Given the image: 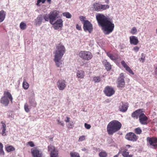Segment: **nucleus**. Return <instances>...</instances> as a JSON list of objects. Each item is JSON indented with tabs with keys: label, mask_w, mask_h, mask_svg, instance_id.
<instances>
[{
	"label": "nucleus",
	"mask_w": 157,
	"mask_h": 157,
	"mask_svg": "<svg viewBox=\"0 0 157 157\" xmlns=\"http://www.w3.org/2000/svg\"><path fill=\"white\" fill-rule=\"evenodd\" d=\"M6 12L3 10L0 11V23L2 22L5 18Z\"/></svg>",
	"instance_id": "nucleus-26"
},
{
	"label": "nucleus",
	"mask_w": 157,
	"mask_h": 157,
	"mask_svg": "<svg viewBox=\"0 0 157 157\" xmlns=\"http://www.w3.org/2000/svg\"><path fill=\"white\" fill-rule=\"evenodd\" d=\"M48 151H50L51 157H57L58 151L55 148V147L52 145H49L48 147Z\"/></svg>",
	"instance_id": "nucleus-11"
},
{
	"label": "nucleus",
	"mask_w": 157,
	"mask_h": 157,
	"mask_svg": "<svg viewBox=\"0 0 157 157\" xmlns=\"http://www.w3.org/2000/svg\"><path fill=\"white\" fill-rule=\"evenodd\" d=\"M57 121L58 122V124H60V125L62 126H64V124L63 121H60L59 120H57Z\"/></svg>",
	"instance_id": "nucleus-46"
},
{
	"label": "nucleus",
	"mask_w": 157,
	"mask_h": 157,
	"mask_svg": "<svg viewBox=\"0 0 157 157\" xmlns=\"http://www.w3.org/2000/svg\"><path fill=\"white\" fill-rule=\"evenodd\" d=\"M139 48L137 46H136L135 47H134V50L136 52H138L139 51Z\"/></svg>",
	"instance_id": "nucleus-51"
},
{
	"label": "nucleus",
	"mask_w": 157,
	"mask_h": 157,
	"mask_svg": "<svg viewBox=\"0 0 157 157\" xmlns=\"http://www.w3.org/2000/svg\"><path fill=\"white\" fill-rule=\"evenodd\" d=\"M148 117L145 115L144 112L140 114L139 120L140 123L142 125H146L147 124V120Z\"/></svg>",
	"instance_id": "nucleus-15"
},
{
	"label": "nucleus",
	"mask_w": 157,
	"mask_h": 157,
	"mask_svg": "<svg viewBox=\"0 0 157 157\" xmlns=\"http://www.w3.org/2000/svg\"><path fill=\"white\" fill-rule=\"evenodd\" d=\"M31 107H30L28 106V104L26 103L24 105V109L25 111L27 112H29L30 111V109H31Z\"/></svg>",
	"instance_id": "nucleus-36"
},
{
	"label": "nucleus",
	"mask_w": 157,
	"mask_h": 157,
	"mask_svg": "<svg viewBox=\"0 0 157 157\" xmlns=\"http://www.w3.org/2000/svg\"><path fill=\"white\" fill-rule=\"evenodd\" d=\"M155 75H157V67L155 69Z\"/></svg>",
	"instance_id": "nucleus-56"
},
{
	"label": "nucleus",
	"mask_w": 157,
	"mask_h": 157,
	"mask_svg": "<svg viewBox=\"0 0 157 157\" xmlns=\"http://www.w3.org/2000/svg\"><path fill=\"white\" fill-rule=\"evenodd\" d=\"M71 157H80V155L78 153L76 152H71L70 153Z\"/></svg>",
	"instance_id": "nucleus-37"
},
{
	"label": "nucleus",
	"mask_w": 157,
	"mask_h": 157,
	"mask_svg": "<svg viewBox=\"0 0 157 157\" xmlns=\"http://www.w3.org/2000/svg\"><path fill=\"white\" fill-rule=\"evenodd\" d=\"M118 154H121L124 157H128V155L129 154V152L127 151V149H121L119 150Z\"/></svg>",
	"instance_id": "nucleus-22"
},
{
	"label": "nucleus",
	"mask_w": 157,
	"mask_h": 157,
	"mask_svg": "<svg viewBox=\"0 0 157 157\" xmlns=\"http://www.w3.org/2000/svg\"><path fill=\"white\" fill-rule=\"evenodd\" d=\"M83 24V29L84 31L86 32L88 31L90 33L93 30V27L92 24L88 20L84 21Z\"/></svg>",
	"instance_id": "nucleus-6"
},
{
	"label": "nucleus",
	"mask_w": 157,
	"mask_h": 157,
	"mask_svg": "<svg viewBox=\"0 0 157 157\" xmlns=\"http://www.w3.org/2000/svg\"><path fill=\"white\" fill-rule=\"evenodd\" d=\"M65 121L66 122H68L70 121V118L68 117H67V119L65 120Z\"/></svg>",
	"instance_id": "nucleus-54"
},
{
	"label": "nucleus",
	"mask_w": 157,
	"mask_h": 157,
	"mask_svg": "<svg viewBox=\"0 0 157 157\" xmlns=\"http://www.w3.org/2000/svg\"><path fill=\"white\" fill-rule=\"evenodd\" d=\"M6 149L8 152L12 151L15 150L14 148L11 145H10L6 147Z\"/></svg>",
	"instance_id": "nucleus-31"
},
{
	"label": "nucleus",
	"mask_w": 157,
	"mask_h": 157,
	"mask_svg": "<svg viewBox=\"0 0 157 157\" xmlns=\"http://www.w3.org/2000/svg\"><path fill=\"white\" fill-rule=\"evenodd\" d=\"M63 21L60 18L58 19L53 24H51L53 25V28L57 30L62 27L63 25Z\"/></svg>",
	"instance_id": "nucleus-13"
},
{
	"label": "nucleus",
	"mask_w": 157,
	"mask_h": 157,
	"mask_svg": "<svg viewBox=\"0 0 157 157\" xmlns=\"http://www.w3.org/2000/svg\"><path fill=\"white\" fill-rule=\"evenodd\" d=\"M126 146L128 147H131V146L129 145H126Z\"/></svg>",
	"instance_id": "nucleus-60"
},
{
	"label": "nucleus",
	"mask_w": 157,
	"mask_h": 157,
	"mask_svg": "<svg viewBox=\"0 0 157 157\" xmlns=\"http://www.w3.org/2000/svg\"><path fill=\"white\" fill-rule=\"evenodd\" d=\"M128 107L127 103L122 102L120 104L119 107V110L121 112H125L127 110Z\"/></svg>",
	"instance_id": "nucleus-17"
},
{
	"label": "nucleus",
	"mask_w": 157,
	"mask_h": 157,
	"mask_svg": "<svg viewBox=\"0 0 157 157\" xmlns=\"http://www.w3.org/2000/svg\"><path fill=\"white\" fill-rule=\"evenodd\" d=\"M63 16L67 18H70L72 17L71 15L68 12H63Z\"/></svg>",
	"instance_id": "nucleus-32"
},
{
	"label": "nucleus",
	"mask_w": 157,
	"mask_h": 157,
	"mask_svg": "<svg viewBox=\"0 0 157 157\" xmlns=\"http://www.w3.org/2000/svg\"><path fill=\"white\" fill-rule=\"evenodd\" d=\"M78 56L82 59L87 60L90 59L93 57L91 52L85 51H81L78 54Z\"/></svg>",
	"instance_id": "nucleus-5"
},
{
	"label": "nucleus",
	"mask_w": 157,
	"mask_h": 157,
	"mask_svg": "<svg viewBox=\"0 0 157 157\" xmlns=\"http://www.w3.org/2000/svg\"><path fill=\"white\" fill-rule=\"evenodd\" d=\"M31 152L33 157H43L42 152L36 148L31 149Z\"/></svg>",
	"instance_id": "nucleus-14"
},
{
	"label": "nucleus",
	"mask_w": 157,
	"mask_h": 157,
	"mask_svg": "<svg viewBox=\"0 0 157 157\" xmlns=\"http://www.w3.org/2000/svg\"><path fill=\"white\" fill-rule=\"evenodd\" d=\"M133 156V155H130L129 154L128 155V157H132Z\"/></svg>",
	"instance_id": "nucleus-59"
},
{
	"label": "nucleus",
	"mask_w": 157,
	"mask_h": 157,
	"mask_svg": "<svg viewBox=\"0 0 157 157\" xmlns=\"http://www.w3.org/2000/svg\"><path fill=\"white\" fill-rule=\"evenodd\" d=\"M5 153L3 148H0V155H4Z\"/></svg>",
	"instance_id": "nucleus-48"
},
{
	"label": "nucleus",
	"mask_w": 157,
	"mask_h": 157,
	"mask_svg": "<svg viewBox=\"0 0 157 157\" xmlns=\"http://www.w3.org/2000/svg\"><path fill=\"white\" fill-rule=\"evenodd\" d=\"M130 41L131 44L134 45H137L139 42L137 37L134 36H132L130 37Z\"/></svg>",
	"instance_id": "nucleus-20"
},
{
	"label": "nucleus",
	"mask_w": 157,
	"mask_h": 157,
	"mask_svg": "<svg viewBox=\"0 0 157 157\" xmlns=\"http://www.w3.org/2000/svg\"><path fill=\"white\" fill-rule=\"evenodd\" d=\"M43 19H44L45 21H50V17H49V14H46L43 16Z\"/></svg>",
	"instance_id": "nucleus-34"
},
{
	"label": "nucleus",
	"mask_w": 157,
	"mask_h": 157,
	"mask_svg": "<svg viewBox=\"0 0 157 157\" xmlns=\"http://www.w3.org/2000/svg\"><path fill=\"white\" fill-rule=\"evenodd\" d=\"M147 141L152 146V148H154L157 147V138L148 137L147 138Z\"/></svg>",
	"instance_id": "nucleus-12"
},
{
	"label": "nucleus",
	"mask_w": 157,
	"mask_h": 157,
	"mask_svg": "<svg viewBox=\"0 0 157 157\" xmlns=\"http://www.w3.org/2000/svg\"><path fill=\"white\" fill-rule=\"evenodd\" d=\"M29 103L30 107H35L36 105V103L34 99L30 98L29 99Z\"/></svg>",
	"instance_id": "nucleus-29"
},
{
	"label": "nucleus",
	"mask_w": 157,
	"mask_h": 157,
	"mask_svg": "<svg viewBox=\"0 0 157 157\" xmlns=\"http://www.w3.org/2000/svg\"><path fill=\"white\" fill-rule=\"evenodd\" d=\"M104 92L106 96L111 97L114 94L115 92L112 87L108 86L105 88Z\"/></svg>",
	"instance_id": "nucleus-8"
},
{
	"label": "nucleus",
	"mask_w": 157,
	"mask_h": 157,
	"mask_svg": "<svg viewBox=\"0 0 157 157\" xmlns=\"http://www.w3.org/2000/svg\"><path fill=\"white\" fill-rule=\"evenodd\" d=\"M143 109H139L136 110L132 114V117L134 118L137 119L140 118V114L141 115L144 112Z\"/></svg>",
	"instance_id": "nucleus-16"
},
{
	"label": "nucleus",
	"mask_w": 157,
	"mask_h": 157,
	"mask_svg": "<svg viewBox=\"0 0 157 157\" xmlns=\"http://www.w3.org/2000/svg\"><path fill=\"white\" fill-rule=\"evenodd\" d=\"M117 84V87H123L125 85V82L124 78H118Z\"/></svg>",
	"instance_id": "nucleus-21"
},
{
	"label": "nucleus",
	"mask_w": 157,
	"mask_h": 157,
	"mask_svg": "<svg viewBox=\"0 0 157 157\" xmlns=\"http://www.w3.org/2000/svg\"><path fill=\"white\" fill-rule=\"evenodd\" d=\"M43 19V15H40L35 19L34 23L36 26H40L42 23Z\"/></svg>",
	"instance_id": "nucleus-18"
},
{
	"label": "nucleus",
	"mask_w": 157,
	"mask_h": 157,
	"mask_svg": "<svg viewBox=\"0 0 157 157\" xmlns=\"http://www.w3.org/2000/svg\"><path fill=\"white\" fill-rule=\"evenodd\" d=\"M122 126L121 123L117 120L111 121L107 125V130L108 134L112 135L119 130Z\"/></svg>",
	"instance_id": "nucleus-3"
},
{
	"label": "nucleus",
	"mask_w": 157,
	"mask_h": 157,
	"mask_svg": "<svg viewBox=\"0 0 157 157\" xmlns=\"http://www.w3.org/2000/svg\"><path fill=\"white\" fill-rule=\"evenodd\" d=\"M119 154H118V153L117 154V155H114L113 156V157H118V156H119Z\"/></svg>",
	"instance_id": "nucleus-58"
},
{
	"label": "nucleus",
	"mask_w": 157,
	"mask_h": 157,
	"mask_svg": "<svg viewBox=\"0 0 157 157\" xmlns=\"http://www.w3.org/2000/svg\"><path fill=\"white\" fill-rule=\"evenodd\" d=\"M3 144L1 142H0V148H3Z\"/></svg>",
	"instance_id": "nucleus-55"
},
{
	"label": "nucleus",
	"mask_w": 157,
	"mask_h": 157,
	"mask_svg": "<svg viewBox=\"0 0 157 157\" xmlns=\"http://www.w3.org/2000/svg\"><path fill=\"white\" fill-rule=\"evenodd\" d=\"M1 124H2L1 128L2 129V135L3 136H5L6 135V124L3 122V121H1Z\"/></svg>",
	"instance_id": "nucleus-23"
},
{
	"label": "nucleus",
	"mask_w": 157,
	"mask_h": 157,
	"mask_svg": "<svg viewBox=\"0 0 157 157\" xmlns=\"http://www.w3.org/2000/svg\"><path fill=\"white\" fill-rule=\"evenodd\" d=\"M103 63L106 70L107 71H109L111 69V65L109 63L107 62L106 60H105L103 62Z\"/></svg>",
	"instance_id": "nucleus-25"
},
{
	"label": "nucleus",
	"mask_w": 157,
	"mask_h": 157,
	"mask_svg": "<svg viewBox=\"0 0 157 157\" xmlns=\"http://www.w3.org/2000/svg\"><path fill=\"white\" fill-rule=\"evenodd\" d=\"M84 126L85 128L88 129H90L91 128V125L90 124H88L86 123L85 124Z\"/></svg>",
	"instance_id": "nucleus-44"
},
{
	"label": "nucleus",
	"mask_w": 157,
	"mask_h": 157,
	"mask_svg": "<svg viewBox=\"0 0 157 157\" xmlns=\"http://www.w3.org/2000/svg\"><path fill=\"white\" fill-rule=\"evenodd\" d=\"M82 150L83 151H85L86 153H88V150L85 148H82Z\"/></svg>",
	"instance_id": "nucleus-52"
},
{
	"label": "nucleus",
	"mask_w": 157,
	"mask_h": 157,
	"mask_svg": "<svg viewBox=\"0 0 157 157\" xmlns=\"http://www.w3.org/2000/svg\"><path fill=\"white\" fill-rule=\"evenodd\" d=\"M22 86L25 90H27L29 87V84L26 82L25 79H24L22 84Z\"/></svg>",
	"instance_id": "nucleus-30"
},
{
	"label": "nucleus",
	"mask_w": 157,
	"mask_h": 157,
	"mask_svg": "<svg viewBox=\"0 0 157 157\" xmlns=\"http://www.w3.org/2000/svg\"><path fill=\"white\" fill-rule=\"evenodd\" d=\"M26 25L23 22H21L20 24V27L21 29L24 30L26 28Z\"/></svg>",
	"instance_id": "nucleus-38"
},
{
	"label": "nucleus",
	"mask_w": 157,
	"mask_h": 157,
	"mask_svg": "<svg viewBox=\"0 0 157 157\" xmlns=\"http://www.w3.org/2000/svg\"><path fill=\"white\" fill-rule=\"evenodd\" d=\"M119 78H124V74L122 73H121Z\"/></svg>",
	"instance_id": "nucleus-53"
},
{
	"label": "nucleus",
	"mask_w": 157,
	"mask_h": 157,
	"mask_svg": "<svg viewBox=\"0 0 157 157\" xmlns=\"http://www.w3.org/2000/svg\"><path fill=\"white\" fill-rule=\"evenodd\" d=\"M76 76L78 78H83L85 76V73L82 70H78L76 73Z\"/></svg>",
	"instance_id": "nucleus-24"
},
{
	"label": "nucleus",
	"mask_w": 157,
	"mask_h": 157,
	"mask_svg": "<svg viewBox=\"0 0 157 157\" xmlns=\"http://www.w3.org/2000/svg\"><path fill=\"white\" fill-rule=\"evenodd\" d=\"M47 2L48 3L51 4V0H47Z\"/></svg>",
	"instance_id": "nucleus-57"
},
{
	"label": "nucleus",
	"mask_w": 157,
	"mask_h": 157,
	"mask_svg": "<svg viewBox=\"0 0 157 157\" xmlns=\"http://www.w3.org/2000/svg\"><path fill=\"white\" fill-rule=\"evenodd\" d=\"M29 144L31 147H33L34 146V144L32 141H30L28 143Z\"/></svg>",
	"instance_id": "nucleus-49"
},
{
	"label": "nucleus",
	"mask_w": 157,
	"mask_h": 157,
	"mask_svg": "<svg viewBox=\"0 0 157 157\" xmlns=\"http://www.w3.org/2000/svg\"><path fill=\"white\" fill-rule=\"evenodd\" d=\"M42 0H37L36 5L38 6H40V3L41 2L42 3Z\"/></svg>",
	"instance_id": "nucleus-47"
},
{
	"label": "nucleus",
	"mask_w": 157,
	"mask_h": 157,
	"mask_svg": "<svg viewBox=\"0 0 157 157\" xmlns=\"http://www.w3.org/2000/svg\"><path fill=\"white\" fill-rule=\"evenodd\" d=\"M85 139V136H82L79 137L78 141L82 142Z\"/></svg>",
	"instance_id": "nucleus-42"
},
{
	"label": "nucleus",
	"mask_w": 157,
	"mask_h": 157,
	"mask_svg": "<svg viewBox=\"0 0 157 157\" xmlns=\"http://www.w3.org/2000/svg\"><path fill=\"white\" fill-rule=\"evenodd\" d=\"M79 18L81 21H83V23H84V21H86V20H85V17L82 16H80L79 17Z\"/></svg>",
	"instance_id": "nucleus-45"
},
{
	"label": "nucleus",
	"mask_w": 157,
	"mask_h": 157,
	"mask_svg": "<svg viewBox=\"0 0 157 157\" xmlns=\"http://www.w3.org/2000/svg\"><path fill=\"white\" fill-rule=\"evenodd\" d=\"M107 56L110 58V59L113 60H115L118 59L117 56L113 55L109 52L107 53Z\"/></svg>",
	"instance_id": "nucleus-28"
},
{
	"label": "nucleus",
	"mask_w": 157,
	"mask_h": 157,
	"mask_svg": "<svg viewBox=\"0 0 157 157\" xmlns=\"http://www.w3.org/2000/svg\"><path fill=\"white\" fill-rule=\"evenodd\" d=\"M107 155V153L104 151H101L99 154V155L100 157H106Z\"/></svg>",
	"instance_id": "nucleus-33"
},
{
	"label": "nucleus",
	"mask_w": 157,
	"mask_h": 157,
	"mask_svg": "<svg viewBox=\"0 0 157 157\" xmlns=\"http://www.w3.org/2000/svg\"><path fill=\"white\" fill-rule=\"evenodd\" d=\"M109 6L108 5H101V11L102 10H104L107 9H108Z\"/></svg>",
	"instance_id": "nucleus-39"
},
{
	"label": "nucleus",
	"mask_w": 157,
	"mask_h": 157,
	"mask_svg": "<svg viewBox=\"0 0 157 157\" xmlns=\"http://www.w3.org/2000/svg\"><path fill=\"white\" fill-rule=\"evenodd\" d=\"M93 80L95 83H98L101 80V79L99 76H95L93 78Z\"/></svg>",
	"instance_id": "nucleus-35"
},
{
	"label": "nucleus",
	"mask_w": 157,
	"mask_h": 157,
	"mask_svg": "<svg viewBox=\"0 0 157 157\" xmlns=\"http://www.w3.org/2000/svg\"><path fill=\"white\" fill-rule=\"evenodd\" d=\"M66 52L65 48L64 45L61 43L58 44L54 53V60L56 66L60 67L62 64V61L61 60Z\"/></svg>",
	"instance_id": "nucleus-2"
},
{
	"label": "nucleus",
	"mask_w": 157,
	"mask_h": 157,
	"mask_svg": "<svg viewBox=\"0 0 157 157\" xmlns=\"http://www.w3.org/2000/svg\"><path fill=\"white\" fill-rule=\"evenodd\" d=\"M57 85L59 90H63L67 86V82L64 80L59 79L57 82Z\"/></svg>",
	"instance_id": "nucleus-10"
},
{
	"label": "nucleus",
	"mask_w": 157,
	"mask_h": 157,
	"mask_svg": "<svg viewBox=\"0 0 157 157\" xmlns=\"http://www.w3.org/2000/svg\"><path fill=\"white\" fill-rule=\"evenodd\" d=\"M9 100L12 102L13 98L11 94L8 92H5L3 96L1 98L0 103L5 106H7L9 102Z\"/></svg>",
	"instance_id": "nucleus-4"
},
{
	"label": "nucleus",
	"mask_w": 157,
	"mask_h": 157,
	"mask_svg": "<svg viewBox=\"0 0 157 157\" xmlns=\"http://www.w3.org/2000/svg\"><path fill=\"white\" fill-rule=\"evenodd\" d=\"M137 32V30L136 29L135 27H133L132 28V29L131 31V33L133 35H134L136 34Z\"/></svg>",
	"instance_id": "nucleus-41"
},
{
	"label": "nucleus",
	"mask_w": 157,
	"mask_h": 157,
	"mask_svg": "<svg viewBox=\"0 0 157 157\" xmlns=\"http://www.w3.org/2000/svg\"><path fill=\"white\" fill-rule=\"evenodd\" d=\"M59 12L57 10H55L50 12L49 13L50 17V23L52 24L56 19L59 17Z\"/></svg>",
	"instance_id": "nucleus-7"
},
{
	"label": "nucleus",
	"mask_w": 157,
	"mask_h": 157,
	"mask_svg": "<svg viewBox=\"0 0 157 157\" xmlns=\"http://www.w3.org/2000/svg\"><path fill=\"white\" fill-rule=\"evenodd\" d=\"M76 26V29L78 30H80L81 29V27L80 25L77 24Z\"/></svg>",
	"instance_id": "nucleus-50"
},
{
	"label": "nucleus",
	"mask_w": 157,
	"mask_h": 157,
	"mask_svg": "<svg viewBox=\"0 0 157 157\" xmlns=\"http://www.w3.org/2000/svg\"><path fill=\"white\" fill-rule=\"evenodd\" d=\"M125 138L129 141L135 142L138 139V137L135 133L130 132L127 134L125 136Z\"/></svg>",
	"instance_id": "nucleus-9"
},
{
	"label": "nucleus",
	"mask_w": 157,
	"mask_h": 157,
	"mask_svg": "<svg viewBox=\"0 0 157 157\" xmlns=\"http://www.w3.org/2000/svg\"><path fill=\"white\" fill-rule=\"evenodd\" d=\"M121 63L122 66L125 68V70L127 71H128L129 73L132 75L134 74V73H133L132 70L126 64L124 60H122L121 61Z\"/></svg>",
	"instance_id": "nucleus-19"
},
{
	"label": "nucleus",
	"mask_w": 157,
	"mask_h": 157,
	"mask_svg": "<svg viewBox=\"0 0 157 157\" xmlns=\"http://www.w3.org/2000/svg\"><path fill=\"white\" fill-rule=\"evenodd\" d=\"M93 6L95 11H101V5L96 3L93 5Z\"/></svg>",
	"instance_id": "nucleus-27"
},
{
	"label": "nucleus",
	"mask_w": 157,
	"mask_h": 157,
	"mask_svg": "<svg viewBox=\"0 0 157 157\" xmlns=\"http://www.w3.org/2000/svg\"><path fill=\"white\" fill-rule=\"evenodd\" d=\"M98 24L102 27L105 34H109L113 30L114 25L112 21L103 14H98L96 16Z\"/></svg>",
	"instance_id": "nucleus-1"
},
{
	"label": "nucleus",
	"mask_w": 157,
	"mask_h": 157,
	"mask_svg": "<svg viewBox=\"0 0 157 157\" xmlns=\"http://www.w3.org/2000/svg\"><path fill=\"white\" fill-rule=\"evenodd\" d=\"M141 57L139 59L140 60V61H141V60H142V62H144L145 59V56H144L143 53L141 54Z\"/></svg>",
	"instance_id": "nucleus-43"
},
{
	"label": "nucleus",
	"mask_w": 157,
	"mask_h": 157,
	"mask_svg": "<svg viewBox=\"0 0 157 157\" xmlns=\"http://www.w3.org/2000/svg\"><path fill=\"white\" fill-rule=\"evenodd\" d=\"M135 131L137 134H140L142 132V130L140 128H138L135 129Z\"/></svg>",
	"instance_id": "nucleus-40"
}]
</instances>
